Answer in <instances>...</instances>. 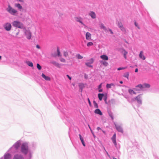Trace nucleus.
Here are the masks:
<instances>
[{"instance_id": "f257e3e1", "label": "nucleus", "mask_w": 159, "mask_h": 159, "mask_svg": "<svg viewBox=\"0 0 159 159\" xmlns=\"http://www.w3.org/2000/svg\"><path fill=\"white\" fill-rule=\"evenodd\" d=\"M13 26L23 29H25V27L23 24L18 21H14L12 23Z\"/></svg>"}, {"instance_id": "f03ea898", "label": "nucleus", "mask_w": 159, "mask_h": 159, "mask_svg": "<svg viewBox=\"0 0 159 159\" xmlns=\"http://www.w3.org/2000/svg\"><path fill=\"white\" fill-rule=\"evenodd\" d=\"M21 150L23 153L25 154H27L28 152V148L27 144L23 143L21 146Z\"/></svg>"}, {"instance_id": "7ed1b4c3", "label": "nucleus", "mask_w": 159, "mask_h": 159, "mask_svg": "<svg viewBox=\"0 0 159 159\" xmlns=\"http://www.w3.org/2000/svg\"><path fill=\"white\" fill-rule=\"evenodd\" d=\"M7 10L9 13L13 15H15L17 13V10L12 8L10 5L8 6Z\"/></svg>"}, {"instance_id": "20e7f679", "label": "nucleus", "mask_w": 159, "mask_h": 159, "mask_svg": "<svg viewBox=\"0 0 159 159\" xmlns=\"http://www.w3.org/2000/svg\"><path fill=\"white\" fill-rule=\"evenodd\" d=\"M23 30H24V31L25 32V34L27 38L29 39H31L32 36L31 33V31L29 30H27L25 28V29Z\"/></svg>"}, {"instance_id": "39448f33", "label": "nucleus", "mask_w": 159, "mask_h": 159, "mask_svg": "<svg viewBox=\"0 0 159 159\" xmlns=\"http://www.w3.org/2000/svg\"><path fill=\"white\" fill-rule=\"evenodd\" d=\"M4 27L6 30L9 31L11 29V25L10 23H7L4 25Z\"/></svg>"}, {"instance_id": "423d86ee", "label": "nucleus", "mask_w": 159, "mask_h": 159, "mask_svg": "<svg viewBox=\"0 0 159 159\" xmlns=\"http://www.w3.org/2000/svg\"><path fill=\"white\" fill-rule=\"evenodd\" d=\"M51 63L58 68H61V65L60 64L58 63L55 61H51Z\"/></svg>"}, {"instance_id": "0eeeda50", "label": "nucleus", "mask_w": 159, "mask_h": 159, "mask_svg": "<svg viewBox=\"0 0 159 159\" xmlns=\"http://www.w3.org/2000/svg\"><path fill=\"white\" fill-rule=\"evenodd\" d=\"M111 140L115 146L117 145V143L116 141V134L115 133L111 138Z\"/></svg>"}, {"instance_id": "6e6552de", "label": "nucleus", "mask_w": 159, "mask_h": 159, "mask_svg": "<svg viewBox=\"0 0 159 159\" xmlns=\"http://www.w3.org/2000/svg\"><path fill=\"white\" fill-rule=\"evenodd\" d=\"M115 125L116 129L118 131L122 133H123V129L120 126L116 124Z\"/></svg>"}, {"instance_id": "1a4fd4ad", "label": "nucleus", "mask_w": 159, "mask_h": 159, "mask_svg": "<svg viewBox=\"0 0 159 159\" xmlns=\"http://www.w3.org/2000/svg\"><path fill=\"white\" fill-rule=\"evenodd\" d=\"M135 99L137 101V102L139 103H141L142 101L141 100V97L140 95H139L137 96L135 98Z\"/></svg>"}, {"instance_id": "9d476101", "label": "nucleus", "mask_w": 159, "mask_h": 159, "mask_svg": "<svg viewBox=\"0 0 159 159\" xmlns=\"http://www.w3.org/2000/svg\"><path fill=\"white\" fill-rule=\"evenodd\" d=\"M121 53L123 54L124 57H125V59H126L127 58V54L128 53L127 52H126L124 49H122L121 51Z\"/></svg>"}, {"instance_id": "9b49d317", "label": "nucleus", "mask_w": 159, "mask_h": 159, "mask_svg": "<svg viewBox=\"0 0 159 159\" xmlns=\"http://www.w3.org/2000/svg\"><path fill=\"white\" fill-rule=\"evenodd\" d=\"M42 77L43 78L46 80H50V78L46 76L43 73L42 75Z\"/></svg>"}, {"instance_id": "f8f14e48", "label": "nucleus", "mask_w": 159, "mask_h": 159, "mask_svg": "<svg viewBox=\"0 0 159 159\" xmlns=\"http://www.w3.org/2000/svg\"><path fill=\"white\" fill-rule=\"evenodd\" d=\"M143 52L142 51H141L139 53V57L140 58L142 59L143 60H144L145 59V57L144 56V55L143 54Z\"/></svg>"}, {"instance_id": "ddd939ff", "label": "nucleus", "mask_w": 159, "mask_h": 159, "mask_svg": "<svg viewBox=\"0 0 159 159\" xmlns=\"http://www.w3.org/2000/svg\"><path fill=\"white\" fill-rule=\"evenodd\" d=\"M100 57L103 60L105 61H107L108 60V58L107 56L106 55H103L100 56Z\"/></svg>"}, {"instance_id": "4468645a", "label": "nucleus", "mask_w": 159, "mask_h": 159, "mask_svg": "<svg viewBox=\"0 0 159 159\" xmlns=\"http://www.w3.org/2000/svg\"><path fill=\"white\" fill-rule=\"evenodd\" d=\"M91 34L89 32H87L86 34V38L87 40H90L91 39Z\"/></svg>"}, {"instance_id": "2eb2a0df", "label": "nucleus", "mask_w": 159, "mask_h": 159, "mask_svg": "<svg viewBox=\"0 0 159 159\" xmlns=\"http://www.w3.org/2000/svg\"><path fill=\"white\" fill-rule=\"evenodd\" d=\"M69 52L67 51H64L63 52V56L65 57H68L69 56ZM69 52L70 53H71V52Z\"/></svg>"}, {"instance_id": "dca6fc26", "label": "nucleus", "mask_w": 159, "mask_h": 159, "mask_svg": "<svg viewBox=\"0 0 159 159\" xmlns=\"http://www.w3.org/2000/svg\"><path fill=\"white\" fill-rule=\"evenodd\" d=\"M94 112L96 114H99L100 115H102V114L101 111L99 109H97L95 110Z\"/></svg>"}, {"instance_id": "f3484780", "label": "nucleus", "mask_w": 159, "mask_h": 159, "mask_svg": "<svg viewBox=\"0 0 159 159\" xmlns=\"http://www.w3.org/2000/svg\"><path fill=\"white\" fill-rule=\"evenodd\" d=\"M13 159H23V158L21 155H16L14 156Z\"/></svg>"}, {"instance_id": "a211bd4d", "label": "nucleus", "mask_w": 159, "mask_h": 159, "mask_svg": "<svg viewBox=\"0 0 159 159\" xmlns=\"http://www.w3.org/2000/svg\"><path fill=\"white\" fill-rule=\"evenodd\" d=\"M89 15L91 16V17L93 18H96V14L93 11L91 12L89 14Z\"/></svg>"}, {"instance_id": "6ab92c4d", "label": "nucleus", "mask_w": 159, "mask_h": 159, "mask_svg": "<svg viewBox=\"0 0 159 159\" xmlns=\"http://www.w3.org/2000/svg\"><path fill=\"white\" fill-rule=\"evenodd\" d=\"M75 19L77 21L80 22L82 25H84L83 23L81 21V18L80 17H75Z\"/></svg>"}, {"instance_id": "aec40b11", "label": "nucleus", "mask_w": 159, "mask_h": 159, "mask_svg": "<svg viewBox=\"0 0 159 159\" xmlns=\"http://www.w3.org/2000/svg\"><path fill=\"white\" fill-rule=\"evenodd\" d=\"M11 155L9 154H6L4 155L5 159H10L11 158Z\"/></svg>"}, {"instance_id": "412c9836", "label": "nucleus", "mask_w": 159, "mask_h": 159, "mask_svg": "<svg viewBox=\"0 0 159 159\" xmlns=\"http://www.w3.org/2000/svg\"><path fill=\"white\" fill-rule=\"evenodd\" d=\"M20 143L19 142H16L14 145V147L16 149H17L20 146Z\"/></svg>"}, {"instance_id": "4be33fe9", "label": "nucleus", "mask_w": 159, "mask_h": 159, "mask_svg": "<svg viewBox=\"0 0 159 159\" xmlns=\"http://www.w3.org/2000/svg\"><path fill=\"white\" fill-rule=\"evenodd\" d=\"M115 85L113 83H111L110 84H107L106 85V87L107 89L111 88V86H114Z\"/></svg>"}, {"instance_id": "5701e85b", "label": "nucleus", "mask_w": 159, "mask_h": 159, "mask_svg": "<svg viewBox=\"0 0 159 159\" xmlns=\"http://www.w3.org/2000/svg\"><path fill=\"white\" fill-rule=\"evenodd\" d=\"M15 7H17L19 9H22V7L19 3H16L15 5Z\"/></svg>"}, {"instance_id": "b1692460", "label": "nucleus", "mask_w": 159, "mask_h": 159, "mask_svg": "<svg viewBox=\"0 0 159 159\" xmlns=\"http://www.w3.org/2000/svg\"><path fill=\"white\" fill-rule=\"evenodd\" d=\"M108 113L109 116L111 117V119L113 120L114 117H113V113L111 111H109Z\"/></svg>"}, {"instance_id": "393cba45", "label": "nucleus", "mask_w": 159, "mask_h": 159, "mask_svg": "<svg viewBox=\"0 0 159 159\" xmlns=\"http://www.w3.org/2000/svg\"><path fill=\"white\" fill-rule=\"evenodd\" d=\"M103 94L99 93L98 94V97L100 100L101 101L102 99Z\"/></svg>"}, {"instance_id": "a878e982", "label": "nucleus", "mask_w": 159, "mask_h": 159, "mask_svg": "<svg viewBox=\"0 0 159 159\" xmlns=\"http://www.w3.org/2000/svg\"><path fill=\"white\" fill-rule=\"evenodd\" d=\"M129 73L127 72L126 73H125L123 75V76L124 77L128 79H129Z\"/></svg>"}, {"instance_id": "bb28decb", "label": "nucleus", "mask_w": 159, "mask_h": 159, "mask_svg": "<svg viewBox=\"0 0 159 159\" xmlns=\"http://www.w3.org/2000/svg\"><path fill=\"white\" fill-rule=\"evenodd\" d=\"M128 92L130 94H136V93L133 90L129 89L128 90Z\"/></svg>"}, {"instance_id": "cd10ccee", "label": "nucleus", "mask_w": 159, "mask_h": 159, "mask_svg": "<svg viewBox=\"0 0 159 159\" xmlns=\"http://www.w3.org/2000/svg\"><path fill=\"white\" fill-rule=\"evenodd\" d=\"M28 65L30 66L33 67V64L32 62L29 61L27 62Z\"/></svg>"}, {"instance_id": "c85d7f7f", "label": "nucleus", "mask_w": 159, "mask_h": 159, "mask_svg": "<svg viewBox=\"0 0 159 159\" xmlns=\"http://www.w3.org/2000/svg\"><path fill=\"white\" fill-rule=\"evenodd\" d=\"M57 55L58 57H61V54L60 52V50L58 48H57Z\"/></svg>"}, {"instance_id": "c756f323", "label": "nucleus", "mask_w": 159, "mask_h": 159, "mask_svg": "<svg viewBox=\"0 0 159 159\" xmlns=\"http://www.w3.org/2000/svg\"><path fill=\"white\" fill-rule=\"evenodd\" d=\"M101 63L105 66H106L108 65V63L106 61H101Z\"/></svg>"}, {"instance_id": "7c9ffc66", "label": "nucleus", "mask_w": 159, "mask_h": 159, "mask_svg": "<svg viewBox=\"0 0 159 159\" xmlns=\"http://www.w3.org/2000/svg\"><path fill=\"white\" fill-rule=\"evenodd\" d=\"M60 60L62 62L65 63L66 62V60L65 59L62 57L60 58Z\"/></svg>"}, {"instance_id": "2f4dec72", "label": "nucleus", "mask_w": 159, "mask_h": 159, "mask_svg": "<svg viewBox=\"0 0 159 159\" xmlns=\"http://www.w3.org/2000/svg\"><path fill=\"white\" fill-rule=\"evenodd\" d=\"M143 86L146 88H149L150 87V86L149 84L145 83L143 84Z\"/></svg>"}, {"instance_id": "473e14b6", "label": "nucleus", "mask_w": 159, "mask_h": 159, "mask_svg": "<svg viewBox=\"0 0 159 159\" xmlns=\"http://www.w3.org/2000/svg\"><path fill=\"white\" fill-rule=\"evenodd\" d=\"M93 105H94V107L95 108H98V104H97V103H96V102L95 101H93Z\"/></svg>"}, {"instance_id": "72a5a7b5", "label": "nucleus", "mask_w": 159, "mask_h": 159, "mask_svg": "<svg viewBox=\"0 0 159 159\" xmlns=\"http://www.w3.org/2000/svg\"><path fill=\"white\" fill-rule=\"evenodd\" d=\"M100 27L101 28L103 29L104 30H106V27H105V26H104V25L103 24H101L100 25Z\"/></svg>"}, {"instance_id": "f704fd0d", "label": "nucleus", "mask_w": 159, "mask_h": 159, "mask_svg": "<svg viewBox=\"0 0 159 159\" xmlns=\"http://www.w3.org/2000/svg\"><path fill=\"white\" fill-rule=\"evenodd\" d=\"M91 64L89 63V62H86L85 63V65L88 66H89V67H93V66H92L91 65Z\"/></svg>"}, {"instance_id": "c9c22d12", "label": "nucleus", "mask_w": 159, "mask_h": 159, "mask_svg": "<svg viewBox=\"0 0 159 159\" xmlns=\"http://www.w3.org/2000/svg\"><path fill=\"white\" fill-rule=\"evenodd\" d=\"M93 45V43L92 42H90L88 43L87 44V46L88 47L92 46Z\"/></svg>"}, {"instance_id": "e433bc0d", "label": "nucleus", "mask_w": 159, "mask_h": 159, "mask_svg": "<svg viewBox=\"0 0 159 159\" xmlns=\"http://www.w3.org/2000/svg\"><path fill=\"white\" fill-rule=\"evenodd\" d=\"M120 29L121 30L123 31V32H124V33H125L126 32V30H125V29L124 28V27H123V26H122V27H120Z\"/></svg>"}, {"instance_id": "4c0bfd02", "label": "nucleus", "mask_w": 159, "mask_h": 159, "mask_svg": "<svg viewBox=\"0 0 159 159\" xmlns=\"http://www.w3.org/2000/svg\"><path fill=\"white\" fill-rule=\"evenodd\" d=\"M136 88L139 87L140 89H142L143 88V85L141 84H139L136 86Z\"/></svg>"}, {"instance_id": "58836bf2", "label": "nucleus", "mask_w": 159, "mask_h": 159, "mask_svg": "<svg viewBox=\"0 0 159 159\" xmlns=\"http://www.w3.org/2000/svg\"><path fill=\"white\" fill-rule=\"evenodd\" d=\"M37 67L39 70H40L42 68L41 66L38 63L37 64Z\"/></svg>"}, {"instance_id": "ea45409f", "label": "nucleus", "mask_w": 159, "mask_h": 159, "mask_svg": "<svg viewBox=\"0 0 159 159\" xmlns=\"http://www.w3.org/2000/svg\"><path fill=\"white\" fill-rule=\"evenodd\" d=\"M77 57L78 59H81L83 58V57L80 54L77 55Z\"/></svg>"}, {"instance_id": "a19ab883", "label": "nucleus", "mask_w": 159, "mask_h": 159, "mask_svg": "<svg viewBox=\"0 0 159 159\" xmlns=\"http://www.w3.org/2000/svg\"><path fill=\"white\" fill-rule=\"evenodd\" d=\"M118 26L120 28L123 26V25L121 22H119L118 23Z\"/></svg>"}, {"instance_id": "79ce46f5", "label": "nucleus", "mask_w": 159, "mask_h": 159, "mask_svg": "<svg viewBox=\"0 0 159 159\" xmlns=\"http://www.w3.org/2000/svg\"><path fill=\"white\" fill-rule=\"evenodd\" d=\"M19 32L20 30H18L17 32L15 34V35L14 36L16 37L19 34Z\"/></svg>"}, {"instance_id": "37998d69", "label": "nucleus", "mask_w": 159, "mask_h": 159, "mask_svg": "<svg viewBox=\"0 0 159 159\" xmlns=\"http://www.w3.org/2000/svg\"><path fill=\"white\" fill-rule=\"evenodd\" d=\"M93 58H91L89 60V62L92 64L93 63Z\"/></svg>"}, {"instance_id": "c03bdc74", "label": "nucleus", "mask_w": 159, "mask_h": 159, "mask_svg": "<svg viewBox=\"0 0 159 159\" xmlns=\"http://www.w3.org/2000/svg\"><path fill=\"white\" fill-rule=\"evenodd\" d=\"M134 25H135L137 27V28L139 29H140V27H139V26L138 25V23H137V22H136V21H135L134 22Z\"/></svg>"}, {"instance_id": "a18cd8bd", "label": "nucleus", "mask_w": 159, "mask_h": 159, "mask_svg": "<svg viewBox=\"0 0 159 159\" xmlns=\"http://www.w3.org/2000/svg\"><path fill=\"white\" fill-rule=\"evenodd\" d=\"M81 141L83 145L84 146H85V144L84 142V140H83V139H81Z\"/></svg>"}, {"instance_id": "49530a36", "label": "nucleus", "mask_w": 159, "mask_h": 159, "mask_svg": "<svg viewBox=\"0 0 159 159\" xmlns=\"http://www.w3.org/2000/svg\"><path fill=\"white\" fill-rule=\"evenodd\" d=\"M126 68V67H124V68H123V67H119V68H118L117 69V70H121L124 69H125Z\"/></svg>"}, {"instance_id": "de8ad7c7", "label": "nucleus", "mask_w": 159, "mask_h": 159, "mask_svg": "<svg viewBox=\"0 0 159 159\" xmlns=\"http://www.w3.org/2000/svg\"><path fill=\"white\" fill-rule=\"evenodd\" d=\"M88 102H89V105L90 106H91V102L89 99V98H88Z\"/></svg>"}, {"instance_id": "09e8293b", "label": "nucleus", "mask_w": 159, "mask_h": 159, "mask_svg": "<svg viewBox=\"0 0 159 159\" xmlns=\"http://www.w3.org/2000/svg\"><path fill=\"white\" fill-rule=\"evenodd\" d=\"M88 126H89V129H90V131H91V133H93V131L92 130V129L91 128V127H90V126H89V125Z\"/></svg>"}, {"instance_id": "8fccbe9b", "label": "nucleus", "mask_w": 159, "mask_h": 159, "mask_svg": "<svg viewBox=\"0 0 159 159\" xmlns=\"http://www.w3.org/2000/svg\"><path fill=\"white\" fill-rule=\"evenodd\" d=\"M36 47L38 49H40V47L39 45H37L36 46Z\"/></svg>"}, {"instance_id": "3c124183", "label": "nucleus", "mask_w": 159, "mask_h": 159, "mask_svg": "<svg viewBox=\"0 0 159 159\" xmlns=\"http://www.w3.org/2000/svg\"><path fill=\"white\" fill-rule=\"evenodd\" d=\"M67 76L68 77V78H69V79L70 80H71V77L70 76L68 75H67Z\"/></svg>"}, {"instance_id": "603ef678", "label": "nucleus", "mask_w": 159, "mask_h": 159, "mask_svg": "<svg viewBox=\"0 0 159 159\" xmlns=\"http://www.w3.org/2000/svg\"><path fill=\"white\" fill-rule=\"evenodd\" d=\"M97 130H102V129H101L100 127H98L97 128Z\"/></svg>"}, {"instance_id": "864d4df0", "label": "nucleus", "mask_w": 159, "mask_h": 159, "mask_svg": "<svg viewBox=\"0 0 159 159\" xmlns=\"http://www.w3.org/2000/svg\"><path fill=\"white\" fill-rule=\"evenodd\" d=\"M79 136L80 137V140H81V139H83V138L82 137V136H81V135L80 134H79Z\"/></svg>"}, {"instance_id": "5fc2aeb1", "label": "nucleus", "mask_w": 159, "mask_h": 159, "mask_svg": "<svg viewBox=\"0 0 159 159\" xmlns=\"http://www.w3.org/2000/svg\"><path fill=\"white\" fill-rule=\"evenodd\" d=\"M79 136L80 137V140H81V139H83V138L82 137V136H81V135L80 134H79Z\"/></svg>"}, {"instance_id": "6e6d98bb", "label": "nucleus", "mask_w": 159, "mask_h": 159, "mask_svg": "<svg viewBox=\"0 0 159 159\" xmlns=\"http://www.w3.org/2000/svg\"><path fill=\"white\" fill-rule=\"evenodd\" d=\"M102 83H101L98 86V88L100 89L101 88Z\"/></svg>"}, {"instance_id": "4d7b16f0", "label": "nucleus", "mask_w": 159, "mask_h": 159, "mask_svg": "<svg viewBox=\"0 0 159 159\" xmlns=\"http://www.w3.org/2000/svg\"><path fill=\"white\" fill-rule=\"evenodd\" d=\"M92 133L93 135V136L94 138H96V136L95 135V134H94L93 132V133Z\"/></svg>"}, {"instance_id": "13d9d810", "label": "nucleus", "mask_w": 159, "mask_h": 159, "mask_svg": "<svg viewBox=\"0 0 159 159\" xmlns=\"http://www.w3.org/2000/svg\"><path fill=\"white\" fill-rule=\"evenodd\" d=\"M109 31L111 33V34H113V33L112 31V30L111 29H109Z\"/></svg>"}, {"instance_id": "bf43d9fd", "label": "nucleus", "mask_w": 159, "mask_h": 159, "mask_svg": "<svg viewBox=\"0 0 159 159\" xmlns=\"http://www.w3.org/2000/svg\"><path fill=\"white\" fill-rule=\"evenodd\" d=\"M138 71V69L137 68H136L135 70V72H137Z\"/></svg>"}, {"instance_id": "052dcab7", "label": "nucleus", "mask_w": 159, "mask_h": 159, "mask_svg": "<svg viewBox=\"0 0 159 159\" xmlns=\"http://www.w3.org/2000/svg\"><path fill=\"white\" fill-rule=\"evenodd\" d=\"M102 131L104 134H106V133L104 131L102 130Z\"/></svg>"}, {"instance_id": "680f3d73", "label": "nucleus", "mask_w": 159, "mask_h": 159, "mask_svg": "<svg viewBox=\"0 0 159 159\" xmlns=\"http://www.w3.org/2000/svg\"><path fill=\"white\" fill-rule=\"evenodd\" d=\"M19 1L21 2H24V0H19Z\"/></svg>"}, {"instance_id": "e2e57ef3", "label": "nucleus", "mask_w": 159, "mask_h": 159, "mask_svg": "<svg viewBox=\"0 0 159 159\" xmlns=\"http://www.w3.org/2000/svg\"><path fill=\"white\" fill-rule=\"evenodd\" d=\"M102 89H100L99 90V92H102Z\"/></svg>"}, {"instance_id": "0e129e2a", "label": "nucleus", "mask_w": 159, "mask_h": 159, "mask_svg": "<svg viewBox=\"0 0 159 159\" xmlns=\"http://www.w3.org/2000/svg\"><path fill=\"white\" fill-rule=\"evenodd\" d=\"M120 84H122L123 83V82L122 81H120Z\"/></svg>"}, {"instance_id": "69168bd1", "label": "nucleus", "mask_w": 159, "mask_h": 159, "mask_svg": "<svg viewBox=\"0 0 159 159\" xmlns=\"http://www.w3.org/2000/svg\"><path fill=\"white\" fill-rule=\"evenodd\" d=\"M135 90H136V91H138V90H139V89H135Z\"/></svg>"}, {"instance_id": "338daca9", "label": "nucleus", "mask_w": 159, "mask_h": 159, "mask_svg": "<svg viewBox=\"0 0 159 159\" xmlns=\"http://www.w3.org/2000/svg\"><path fill=\"white\" fill-rule=\"evenodd\" d=\"M113 159H117L116 158H114Z\"/></svg>"}]
</instances>
